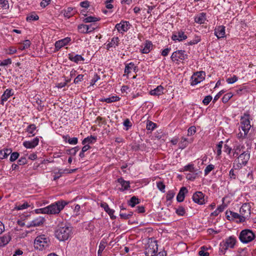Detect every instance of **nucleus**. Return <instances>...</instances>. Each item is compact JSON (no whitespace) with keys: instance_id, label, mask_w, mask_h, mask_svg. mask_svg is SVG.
<instances>
[{"instance_id":"62","label":"nucleus","mask_w":256,"mask_h":256,"mask_svg":"<svg viewBox=\"0 0 256 256\" xmlns=\"http://www.w3.org/2000/svg\"><path fill=\"white\" fill-rule=\"evenodd\" d=\"M94 24H86L88 34L92 32L96 29V27L94 26Z\"/></svg>"},{"instance_id":"9","label":"nucleus","mask_w":256,"mask_h":256,"mask_svg":"<svg viewBox=\"0 0 256 256\" xmlns=\"http://www.w3.org/2000/svg\"><path fill=\"white\" fill-rule=\"evenodd\" d=\"M251 206L249 203L244 204L240 208V213L242 216L240 222H244L248 218L250 214Z\"/></svg>"},{"instance_id":"44","label":"nucleus","mask_w":256,"mask_h":256,"mask_svg":"<svg viewBox=\"0 0 256 256\" xmlns=\"http://www.w3.org/2000/svg\"><path fill=\"white\" fill-rule=\"evenodd\" d=\"M156 186L162 192H165L166 186L162 182H156Z\"/></svg>"},{"instance_id":"7","label":"nucleus","mask_w":256,"mask_h":256,"mask_svg":"<svg viewBox=\"0 0 256 256\" xmlns=\"http://www.w3.org/2000/svg\"><path fill=\"white\" fill-rule=\"evenodd\" d=\"M252 120L250 114L248 112H244L240 117V125L242 130L245 133H248L252 125L250 124V120Z\"/></svg>"},{"instance_id":"34","label":"nucleus","mask_w":256,"mask_h":256,"mask_svg":"<svg viewBox=\"0 0 256 256\" xmlns=\"http://www.w3.org/2000/svg\"><path fill=\"white\" fill-rule=\"evenodd\" d=\"M120 98L118 96H111L106 98H102L100 100L102 102H106L107 103H112V102H118L120 100Z\"/></svg>"},{"instance_id":"45","label":"nucleus","mask_w":256,"mask_h":256,"mask_svg":"<svg viewBox=\"0 0 256 256\" xmlns=\"http://www.w3.org/2000/svg\"><path fill=\"white\" fill-rule=\"evenodd\" d=\"M0 6L4 10H8L9 3L8 0H0Z\"/></svg>"},{"instance_id":"59","label":"nucleus","mask_w":256,"mask_h":256,"mask_svg":"<svg viewBox=\"0 0 256 256\" xmlns=\"http://www.w3.org/2000/svg\"><path fill=\"white\" fill-rule=\"evenodd\" d=\"M196 132V128L194 126L190 127L188 130V136H190L194 134Z\"/></svg>"},{"instance_id":"57","label":"nucleus","mask_w":256,"mask_h":256,"mask_svg":"<svg viewBox=\"0 0 256 256\" xmlns=\"http://www.w3.org/2000/svg\"><path fill=\"white\" fill-rule=\"evenodd\" d=\"M84 75L78 74L74 80V82L75 84H78L84 80Z\"/></svg>"},{"instance_id":"4","label":"nucleus","mask_w":256,"mask_h":256,"mask_svg":"<svg viewBox=\"0 0 256 256\" xmlns=\"http://www.w3.org/2000/svg\"><path fill=\"white\" fill-rule=\"evenodd\" d=\"M250 158V154L248 151H244L238 156L237 160H234L233 164V168L235 170H238L242 168L243 166H245Z\"/></svg>"},{"instance_id":"60","label":"nucleus","mask_w":256,"mask_h":256,"mask_svg":"<svg viewBox=\"0 0 256 256\" xmlns=\"http://www.w3.org/2000/svg\"><path fill=\"white\" fill-rule=\"evenodd\" d=\"M106 246L102 242H100V245H99V248L98 252V256H100L102 255V254Z\"/></svg>"},{"instance_id":"46","label":"nucleus","mask_w":256,"mask_h":256,"mask_svg":"<svg viewBox=\"0 0 256 256\" xmlns=\"http://www.w3.org/2000/svg\"><path fill=\"white\" fill-rule=\"evenodd\" d=\"M224 142L220 141L216 146V154L218 156H220L222 154V147Z\"/></svg>"},{"instance_id":"49","label":"nucleus","mask_w":256,"mask_h":256,"mask_svg":"<svg viewBox=\"0 0 256 256\" xmlns=\"http://www.w3.org/2000/svg\"><path fill=\"white\" fill-rule=\"evenodd\" d=\"M30 45V42L29 40H26L24 42L23 44L20 46V48L21 50H24L28 48Z\"/></svg>"},{"instance_id":"22","label":"nucleus","mask_w":256,"mask_h":256,"mask_svg":"<svg viewBox=\"0 0 256 256\" xmlns=\"http://www.w3.org/2000/svg\"><path fill=\"white\" fill-rule=\"evenodd\" d=\"M132 70H133L134 72H136L138 70V66H135L134 63L132 62L125 64L124 76L128 75L131 72Z\"/></svg>"},{"instance_id":"12","label":"nucleus","mask_w":256,"mask_h":256,"mask_svg":"<svg viewBox=\"0 0 256 256\" xmlns=\"http://www.w3.org/2000/svg\"><path fill=\"white\" fill-rule=\"evenodd\" d=\"M158 244L154 242H151L145 250V254L146 256H153L157 252Z\"/></svg>"},{"instance_id":"30","label":"nucleus","mask_w":256,"mask_h":256,"mask_svg":"<svg viewBox=\"0 0 256 256\" xmlns=\"http://www.w3.org/2000/svg\"><path fill=\"white\" fill-rule=\"evenodd\" d=\"M226 218L228 220H234V219H239V222H240V218L242 216L236 212L230 211L226 212Z\"/></svg>"},{"instance_id":"53","label":"nucleus","mask_w":256,"mask_h":256,"mask_svg":"<svg viewBox=\"0 0 256 256\" xmlns=\"http://www.w3.org/2000/svg\"><path fill=\"white\" fill-rule=\"evenodd\" d=\"M39 18L38 16L36 14H31L26 17L27 21L37 20Z\"/></svg>"},{"instance_id":"1","label":"nucleus","mask_w":256,"mask_h":256,"mask_svg":"<svg viewBox=\"0 0 256 256\" xmlns=\"http://www.w3.org/2000/svg\"><path fill=\"white\" fill-rule=\"evenodd\" d=\"M72 234V228L66 222H60L55 230L54 235L60 241L67 240Z\"/></svg>"},{"instance_id":"43","label":"nucleus","mask_w":256,"mask_h":256,"mask_svg":"<svg viewBox=\"0 0 256 256\" xmlns=\"http://www.w3.org/2000/svg\"><path fill=\"white\" fill-rule=\"evenodd\" d=\"M78 29L79 32L82 34H88L86 30V24H80L78 26Z\"/></svg>"},{"instance_id":"24","label":"nucleus","mask_w":256,"mask_h":256,"mask_svg":"<svg viewBox=\"0 0 256 256\" xmlns=\"http://www.w3.org/2000/svg\"><path fill=\"white\" fill-rule=\"evenodd\" d=\"M68 59L75 63L78 64L80 62L84 61V58L80 55L74 54V53H70L68 54Z\"/></svg>"},{"instance_id":"28","label":"nucleus","mask_w":256,"mask_h":256,"mask_svg":"<svg viewBox=\"0 0 256 256\" xmlns=\"http://www.w3.org/2000/svg\"><path fill=\"white\" fill-rule=\"evenodd\" d=\"M152 44L151 41L146 40L145 42L144 48L140 50V52L142 54H148L152 49Z\"/></svg>"},{"instance_id":"64","label":"nucleus","mask_w":256,"mask_h":256,"mask_svg":"<svg viewBox=\"0 0 256 256\" xmlns=\"http://www.w3.org/2000/svg\"><path fill=\"white\" fill-rule=\"evenodd\" d=\"M34 211L36 214H47L46 206L43 208L36 209L34 210Z\"/></svg>"},{"instance_id":"56","label":"nucleus","mask_w":256,"mask_h":256,"mask_svg":"<svg viewBox=\"0 0 256 256\" xmlns=\"http://www.w3.org/2000/svg\"><path fill=\"white\" fill-rule=\"evenodd\" d=\"M184 170L186 171L193 172L194 170V165L193 164H189L184 166Z\"/></svg>"},{"instance_id":"8","label":"nucleus","mask_w":256,"mask_h":256,"mask_svg":"<svg viewBox=\"0 0 256 256\" xmlns=\"http://www.w3.org/2000/svg\"><path fill=\"white\" fill-rule=\"evenodd\" d=\"M188 56L184 50H178L172 52L170 59L173 62L179 64L180 62L188 59Z\"/></svg>"},{"instance_id":"63","label":"nucleus","mask_w":256,"mask_h":256,"mask_svg":"<svg viewBox=\"0 0 256 256\" xmlns=\"http://www.w3.org/2000/svg\"><path fill=\"white\" fill-rule=\"evenodd\" d=\"M12 64V60H11V59L10 58H7V59L3 60L0 63V66H8V65L10 64Z\"/></svg>"},{"instance_id":"19","label":"nucleus","mask_w":256,"mask_h":256,"mask_svg":"<svg viewBox=\"0 0 256 256\" xmlns=\"http://www.w3.org/2000/svg\"><path fill=\"white\" fill-rule=\"evenodd\" d=\"M14 94L13 90L12 89H6L2 95L0 104L4 105V102H6L10 96L14 95Z\"/></svg>"},{"instance_id":"27","label":"nucleus","mask_w":256,"mask_h":256,"mask_svg":"<svg viewBox=\"0 0 256 256\" xmlns=\"http://www.w3.org/2000/svg\"><path fill=\"white\" fill-rule=\"evenodd\" d=\"M120 40L118 37H114L111 39V40L106 45V48L109 50L111 48H116L119 44Z\"/></svg>"},{"instance_id":"39","label":"nucleus","mask_w":256,"mask_h":256,"mask_svg":"<svg viewBox=\"0 0 256 256\" xmlns=\"http://www.w3.org/2000/svg\"><path fill=\"white\" fill-rule=\"evenodd\" d=\"M244 148V146L240 145V144H238V145L234 146L233 149V150H234L233 156H237L241 152H242V150Z\"/></svg>"},{"instance_id":"29","label":"nucleus","mask_w":256,"mask_h":256,"mask_svg":"<svg viewBox=\"0 0 256 256\" xmlns=\"http://www.w3.org/2000/svg\"><path fill=\"white\" fill-rule=\"evenodd\" d=\"M100 206L101 207L103 208L106 212L108 214L111 219L114 220L116 218V216L114 215V210L110 209L109 208L108 205L106 203H102L101 204Z\"/></svg>"},{"instance_id":"20","label":"nucleus","mask_w":256,"mask_h":256,"mask_svg":"<svg viewBox=\"0 0 256 256\" xmlns=\"http://www.w3.org/2000/svg\"><path fill=\"white\" fill-rule=\"evenodd\" d=\"M117 181L121 186V187L118 188L120 191L123 192L128 190L130 188L129 181L125 180L122 178H118Z\"/></svg>"},{"instance_id":"33","label":"nucleus","mask_w":256,"mask_h":256,"mask_svg":"<svg viewBox=\"0 0 256 256\" xmlns=\"http://www.w3.org/2000/svg\"><path fill=\"white\" fill-rule=\"evenodd\" d=\"M97 138L96 136H90L86 138H84L82 141V144H93L95 143L96 141Z\"/></svg>"},{"instance_id":"17","label":"nucleus","mask_w":256,"mask_h":256,"mask_svg":"<svg viewBox=\"0 0 256 256\" xmlns=\"http://www.w3.org/2000/svg\"><path fill=\"white\" fill-rule=\"evenodd\" d=\"M71 40L70 38L66 37L64 38L58 40L55 43V48L58 51L63 46L67 45Z\"/></svg>"},{"instance_id":"2","label":"nucleus","mask_w":256,"mask_h":256,"mask_svg":"<svg viewBox=\"0 0 256 256\" xmlns=\"http://www.w3.org/2000/svg\"><path fill=\"white\" fill-rule=\"evenodd\" d=\"M236 242V238L234 236H231L225 238L220 242L218 254L224 255L228 248H234Z\"/></svg>"},{"instance_id":"40","label":"nucleus","mask_w":256,"mask_h":256,"mask_svg":"<svg viewBox=\"0 0 256 256\" xmlns=\"http://www.w3.org/2000/svg\"><path fill=\"white\" fill-rule=\"evenodd\" d=\"M36 126L34 124H30L27 127L26 131L28 134H32V136H34L35 134L34 132L36 130Z\"/></svg>"},{"instance_id":"6","label":"nucleus","mask_w":256,"mask_h":256,"mask_svg":"<svg viewBox=\"0 0 256 256\" xmlns=\"http://www.w3.org/2000/svg\"><path fill=\"white\" fill-rule=\"evenodd\" d=\"M50 244L49 238L44 234L37 236L34 242L35 248L42 250L48 247Z\"/></svg>"},{"instance_id":"32","label":"nucleus","mask_w":256,"mask_h":256,"mask_svg":"<svg viewBox=\"0 0 256 256\" xmlns=\"http://www.w3.org/2000/svg\"><path fill=\"white\" fill-rule=\"evenodd\" d=\"M192 141L190 140L188 138L182 137L178 143V148L181 150L185 148Z\"/></svg>"},{"instance_id":"54","label":"nucleus","mask_w":256,"mask_h":256,"mask_svg":"<svg viewBox=\"0 0 256 256\" xmlns=\"http://www.w3.org/2000/svg\"><path fill=\"white\" fill-rule=\"evenodd\" d=\"M238 80V78L236 76L234 75L232 77L226 78V81L228 84H232L236 82Z\"/></svg>"},{"instance_id":"23","label":"nucleus","mask_w":256,"mask_h":256,"mask_svg":"<svg viewBox=\"0 0 256 256\" xmlns=\"http://www.w3.org/2000/svg\"><path fill=\"white\" fill-rule=\"evenodd\" d=\"M188 192L186 187L182 186L180 188L176 196V200L178 202H182L184 200L185 194Z\"/></svg>"},{"instance_id":"41","label":"nucleus","mask_w":256,"mask_h":256,"mask_svg":"<svg viewBox=\"0 0 256 256\" xmlns=\"http://www.w3.org/2000/svg\"><path fill=\"white\" fill-rule=\"evenodd\" d=\"M156 127V124L152 121L148 120L146 124V129L148 130H154Z\"/></svg>"},{"instance_id":"11","label":"nucleus","mask_w":256,"mask_h":256,"mask_svg":"<svg viewBox=\"0 0 256 256\" xmlns=\"http://www.w3.org/2000/svg\"><path fill=\"white\" fill-rule=\"evenodd\" d=\"M192 200L200 205L205 204L204 195L202 192H196L192 196Z\"/></svg>"},{"instance_id":"26","label":"nucleus","mask_w":256,"mask_h":256,"mask_svg":"<svg viewBox=\"0 0 256 256\" xmlns=\"http://www.w3.org/2000/svg\"><path fill=\"white\" fill-rule=\"evenodd\" d=\"M45 218L41 216H38L33 220L30 223L31 226H42L44 222Z\"/></svg>"},{"instance_id":"37","label":"nucleus","mask_w":256,"mask_h":256,"mask_svg":"<svg viewBox=\"0 0 256 256\" xmlns=\"http://www.w3.org/2000/svg\"><path fill=\"white\" fill-rule=\"evenodd\" d=\"M12 152L10 149L5 148L0 150V159L3 160L7 158Z\"/></svg>"},{"instance_id":"21","label":"nucleus","mask_w":256,"mask_h":256,"mask_svg":"<svg viewBox=\"0 0 256 256\" xmlns=\"http://www.w3.org/2000/svg\"><path fill=\"white\" fill-rule=\"evenodd\" d=\"M76 13V9L71 7L67 8L62 11V14L66 18H69L72 16Z\"/></svg>"},{"instance_id":"48","label":"nucleus","mask_w":256,"mask_h":256,"mask_svg":"<svg viewBox=\"0 0 256 256\" xmlns=\"http://www.w3.org/2000/svg\"><path fill=\"white\" fill-rule=\"evenodd\" d=\"M176 212L178 216H183L186 213L185 209L183 206H180L176 210Z\"/></svg>"},{"instance_id":"50","label":"nucleus","mask_w":256,"mask_h":256,"mask_svg":"<svg viewBox=\"0 0 256 256\" xmlns=\"http://www.w3.org/2000/svg\"><path fill=\"white\" fill-rule=\"evenodd\" d=\"M207 248L203 246L200 248V250L198 252V254L200 256H208L209 253L206 252Z\"/></svg>"},{"instance_id":"5","label":"nucleus","mask_w":256,"mask_h":256,"mask_svg":"<svg viewBox=\"0 0 256 256\" xmlns=\"http://www.w3.org/2000/svg\"><path fill=\"white\" fill-rule=\"evenodd\" d=\"M256 238L255 233L248 228L242 230L238 236V238L242 244H248L254 240Z\"/></svg>"},{"instance_id":"18","label":"nucleus","mask_w":256,"mask_h":256,"mask_svg":"<svg viewBox=\"0 0 256 256\" xmlns=\"http://www.w3.org/2000/svg\"><path fill=\"white\" fill-rule=\"evenodd\" d=\"M39 138L37 137L30 141H25L23 142V146L26 148H33L38 144Z\"/></svg>"},{"instance_id":"61","label":"nucleus","mask_w":256,"mask_h":256,"mask_svg":"<svg viewBox=\"0 0 256 256\" xmlns=\"http://www.w3.org/2000/svg\"><path fill=\"white\" fill-rule=\"evenodd\" d=\"M36 104H38V108H37V109L39 110V111H42V110H43V108L44 107V106L42 105V100H40V99L39 98H38L36 100Z\"/></svg>"},{"instance_id":"31","label":"nucleus","mask_w":256,"mask_h":256,"mask_svg":"<svg viewBox=\"0 0 256 256\" xmlns=\"http://www.w3.org/2000/svg\"><path fill=\"white\" fill-rule=\"evenodd\" d=\"M164 88L162 86L160 85L154 89L151 90L150 92V94L152 96H159L164 93Z\"/></svg>"},{"instance_id":"52","label":"nucleus","mask_w":256,"mask_h":256,"mask_svg":"<svg viewBox=\"0 0 256 256\" xmlns=\"http://www.w3.org/2000/svg\"><path fill=\"white\" fill-rule=\"evenodd\" d=\"M19 153L18 152H11L10 160V162H14L18 158Z\"/></svg>"},{"instance_id":"10","label":"nucleus","mask_w":256,"mask_h":256,"mask_svg":"<svg viewBox=\"0 0 256 256\" xmlns=\"http://www.w3.org/2000/svg\"><path fill=\"white\" fill-rule=\"evenodd\" d=\"M205 76L206 73L204 72L200 71L194 72L190 78V85L192 86H196L202 82L205 78Z\"/></svg>"},{"instance_id":"36","label":"nucleus","mask_w":256,"mask_h":256,"mask_svg":"<svg viewBox=\"0 0 256 256\" xmlns=\"http://www.w3.org/2000/svg\"><path fill=\"white\" fill-rule=\"evenodd\" d=\"M30 205L26 202H24L22 204L20 203H16V204H15V206L14 207V210H23L27 208Z\"/></svg>"},{"instance_id":"42","label":"nucleus","mask_w":256,"mask_h":256,"mask_svg":"<svg viewBox=\"0 0 256 256\" xmlns=\"http://www.w3.org/2000/svg\"><path fill=\"white\" fill-rule=\"evenodd\" d=\"M233 94L232 92H228L225 94L222 98V102L224 104L226 103L232 97Z\"/></svg>"},{"instance_id":"47","label":"nucleus","mask_w":256,"mask_h":256,"mask_svg":"<svg viewBox=\"0 0 256 256\" xmlns=\"http://www.w3.org/2000/svg\"><path fill=\"white\" fill-rule=\"evenodd\" d=\"M175 195V192L173 190H170L168 192L166 196V200H171Z\"/></svg>"},{"instance_id":"14","label":"nucleus","mask_w":256,"mask_h":256,"mask_svg":"<svg viewBox=\"0 0 256 256\" xmlns=\"http://www.w3.org/2000/svg\"><path fill=\"white\" fill-rule=\"evenodd\" d=\"M187 36L182 30H180L174 33L172 36V39L174 41L181 42L187 38Z\"/></svg>"},{"instance_id":"25","label":"nucleus","mask_w":256,"mask_h":256,"mask_svg":"<svg viewBox=\"0 0 256 256\" xmlns=\"http://www.w3.org/2000/svg\"><path fill=\"white\" fill-rule=\"evenodd\" d=\"M82 14L84 16V18H82V21L85 23L94 22H98L100 20V18H97L93 16H88L86 14L83 13L82 11L81 12Z\"/></svg>"},{"instance_id":"16","label":"nucleus","mask_w":256,"mask_h":256,"mask_svg":"<svg viewBox=\"0 0 256 256\" xmlns=\"http://www.w3.org/2000/svg\"><path fill=\"white\" fill-rule=\"evenodd\" d=\"M225 34V26H218L215 28L214 35L218 39L224 38Z\"/></svg>"},{"instance_id":"35","label":"nucleus","mask_w":256,"mask_h":256,"mask_svg":"<svg viewBox=\"0 0 256 256\" xmlns=\"http://www.w3.org/2000/svg\"><path fill=\"white\" fill-rule=\"evenodd\" d=\"M11 239L10 236L7 234L0 237V247L8 244Z\"/></svg>"},{"instance_id":"51","label":"nucleus","mask_w":256,"mask_h":256,"mask_svg":"<svg viewBox=\"0 0 256 256\" xmlns=\"http://www.w3.org/2000/svg\"><path fill=\"white\" fill-rule=\"evenodd\" d=\"M214 168V165L212 164H208L206 167V168L204 172V175L206 176L208 175L212 170H213Z\"/></svg>"},{"instance_id":"55","label":"nucleus","mask_w":256,"mask_h":256,"mask_svg":"<svg viewBox=\"0 0 256 256\" xmlns=\"http://www.w3.org/2000/svg\"><path fill=\"white\" fill-rule=\"evenodd\" d=\"M123 125L126 127V130H128L132 126V124L130 122V120L128 118H126L125 120L123 122Z\"/></svg>"},{"instance_id":"13","label":"nucleus","mask_w":256,"mask_h":256,"mask_svg":"<svg viewBox=\"0 0 256 256\" xmlns=\"http://www.w3.org/2000/svg\"><path fill=\"white\" fill-rule=\"evenodd\" d=\"M130 26V24L128 22L122 21L120 23L116 24L115 28L119 32L123 34L129 30Z\"/></svg>"},{"instance_id":"15","label":"nucleus","mask_w":256,"mask_h":256,"mask_svg":"<svg viewBox=\"0 0 256 256\" xmlns=\"http://www.w3.org/2000/svg\"><path fill=\"white\" fill-rule=\"evenodd\" d=\"M194 21L200 24H206V22L208 21L206 13L202 12L196 14L194 17Z\"/></svg>"},{"instance_id":"3","label":"nucleus","mask_w":256,"mask_h":256,"mask_svg":"<svg viewBox=\"0 0 256 256\" xmlns=\"http://www.w3.org/2000/svg\"><path fill=\"white\" fill-rule=\"evenodd\" d=\"M68 204L65 200H58L46 206L48 214H58Z\"/></svg>"},{"instance_id":"38","label":"nucleus","mask_w":256,"mask_h":256,"mask_svg":"<svg viewBox=\"0 0 256 256\" xmlns=\"http://www.w3.org/2000/svg\"><path fill=\"white\" fill-rule=\"evenodd\" d=\"M140 202V200L136 196H132L128 201V204L132 208L136 206V204Z\"/></svg>"},{"instance_id":"58","label":"nucleus","mask_w":256,"mask_h":256,"mask_svg":"<svg viewBox=\"0 0 256 256\" xmlns=\"http://www.w3.org/2000/svg\"><path fill=\"white\" fill-rule=\"evenodd\" d=\"M212 98L211 96L208 95L204 98V99L202 100V103L206 105L207 106L209 104V103L210 102V101L212 100Z\"/></svg>"}]
</instances>
